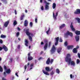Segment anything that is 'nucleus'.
<instances>
[{
  "instance_id": "47",
  "label": "nucleus",
  "mask_w": 80,
  "mask_h": 80,
  "mask_svg": "<svg viewBox=\"0 0 80 80\" xmlns=\"http://www.w3.org/2000/svg\"><path fill=\"white\" fill-rule=\"evenodd\" d=\"M53 67H51V68L49 69V71L50 72L52 70H53Z\"/></svg>"
},
{
  "instance_id": "11",
  "label": "nucleus",
  "mask_w": 80,
  "mask_h": 80,
  "mask_svg": "<svg viewBox=\"0 0 80 80\" xmlns=\"http://www.w3.org/2000/svg\"><path fill=\"white\" fill-rule=\"evenodd\" d=\"M73 45H69L67 46V48L68 50H70V49H72L73 48Z\"/></svg>"
},
{
  "instance_id": "18",
  "label": "nucleus",
  "mask_w": 80,
  "mask_h": 80,
  "mask_svg": "<svg viewBox=\"0 0 80 80\" xmlns=\"http://www.w3.org/2000/svg\"><path fill=\"white\" fill-rule=\"evenodd\" d=\"M25 45L26 46V47H28V41L27 39H25Z\"/></svg>"
},
{
  "instance_id": "41",
  "label": "nucleus",
  "mask_w": 80,
  "mask_h": 80,
  "mask_svg": "<svg viewBox=\"0 0 80 80\" xmlns=\"http://www.w3.org/2000/svg\"><path fill=\"white\" fill-rule=\"evenodd\" d=\"M54 74V73L53 72V71H52V72L51 73V75H53V74Z\"/></svg>"
},
{
  "instance_id": "12",
  "label": "nucleus",
  "mask_w": 80,
  "mask_h": 80,
  "mask_svg": "<svg viewBox=\"0 0 80 80\" xmlns=\"http://www.w3.org/2000/svg\"><path fill=\"white\" fill-rule=\"evenodd\" d=\"M50 58H48L46 61V63L47 65H49V64H50Z\"/></svg>"
},
{
  "instance_id": "50",
  "label": "nucleus",
  "mask_w": 80,
  "mask_h": 80,
  "mask_svg": "<svg viewBox=\"0 0 80 80\" xmlns=\"http://www.w3.org/2000/svg\"><path fill=\"white\" fill-rule=\"evenodd\" d=\"M3 74H4V77H6V72H4Z\"/></svg>"
},
{
  "instance_id": "5",
  "label": "nucleus",
  "mask_w": 80,
  "mask_h": 80,
  "mask_svg": "<svg viewBox=\"0 0 80 80\" xmlns=\"http://www.w3.org/2000/svg\"><path fill=\"white\" fill-rule=\"evenodd\" d=\"M45 44L44 47V50H46L47 48V47H48V41L47 40H45Z\"/></svg>"
},
{
  "instance_id": "52",
  "label": "nucleus",
  "mask_w": 80,
  "mask_h": 80,
  "mask_svg": "<svg viewBox=\"0 0 80 80\" xmlns=\"http://www.w3.org/2000/svg\"><path fill=\"white\" fill-rule=\"evenodd\" d=\"M70 78H73V76H72V74H71L70 75Z\"/></svg>"
},
{
  "instance_id": "3",
  "label": "nucleus",
  "mask_w": 80,
  "mask_h": 80,
  "mask_svg": "<svg viewBox=\"0 0 80 80\" xmlns=\"http://www.w3.org/2000/svg\"><path fill=\"white\" fill-rule=\"evenodd\" d=\"M68 35H70V37H73V33L71 32L68 31L66 33L64 34V37L65 38H68Z\"/></svg>"
},
{
  "instance_id": "43",
  "label": "nucleus",
  "mask_w": 80,
  "mask_h": 80,
  "mask_svg": "<svg viewBox=\"0 0 80 80\" xmlns=\"http://www.w3.org/2000/svg\"><path fill=\"white\" fill-rule=\"evenodd\" d=\"M63 42V40L62 39V38H60L59 40V42Z\"/></svg>"
},
{
  "instance_id": "55",
  "label": "nucleus",
  "mask_w": 80,
  "mask_h": 80,
  "mask_svg": "<svg viewBox=\"0 0 80 80\" xmlns=\"http://www.w3.org/2000/svg\"><path fill=\"white\" fill-rule=\"evenodd\" d=\"M2 49H3V47H0V51H1V50H2Z\"/></svg>"
},
{
  "instance_id": "53",
  "label": "nucleus",
  "mask_w": 80,
  "mask_h": 80,
  "mask_svg": "<svg viewBox=\"0 0 80 80\" xmlns=\"http://www.w3.org/2000/svg\"><path fill=\"white\" fill-rule=\"evenodd\" d=\"M18 49H20V45H18Z\"/></svg>"
},
{
  "instance_id": "58",
  "label": "nucleus",
  "mask_w": 80,
  "mask_h": 80,
  "mask_svg": "<svg viewBox=\"0 0 80 80\" xmlns=\"http://www.w3.org/2000/svg\"><path fill=\"white\" fill-rule=\"evenodd\" d=\"M18 30L19 31H20L21 30L20 28H19V27H18Z\"/></svg>"
},
{
  "instance_id": "28",
  "label": "nucleus",
  "mask_w": 80,
  "mask_h": 80,
  "mask_svg": "<svg viewBox=\"0 0 80 80\" xmlns=\"http://www.w3.org/2000/svg\"><path fill=\"white\" fill-rule=\"evenodd\" d=\"M76 20L78 21V23H80V19L78 18H75Z\"/></svg>"
},
{
  "instance_id": "37",
  "label": "nucleus",
  "mask_w": 80,
  "mask_h": 80,
  "mask_svg": "<svg viewBox=\"0 0 80 80\" xmlns=\"http://www.w3.org/2000/svg\"><path fill=\"white\" fill-rule=\"evenodd\" d=\"M30 25L31 27H32V26L33 25V23H32V22H31L30 23Z\"/></svg>"
},
{
  "instance_id": "25",
  "label": "nucleus",
  "mask_w": 80,
  "mask_h": 80,
  "mask_svg": "<svg viewBox=\"0 0 80 80\" xmlns=\"http://www.w3.org/2000/svg\"><path fill=\"white\" fill-rule=\"evenodd\" d=\"M0 38H6V36L3 34H2L1 35Z\"/></svg>"
},
{
  "instance_id": "54",
  "label": "nucleus",
  "mask_w": 80,
  "mask_h": 80,
  "mask_svg": "<svg viewBox=\"0 0 80 80\" xmlns=\"http://www.w3.org/2000/svg\"><path fill=\"white\" fill-rule=\"evenodd\" d=\"M2 80H7V79L6 78H4L3 77L2 78Z\"/></svg>"
},
{
  "instance_id": "57",
  "label": "nucleus",
  "mask_w": 80,
  "mask_h": 80,
  "mask_svg": "<svg viewBox=\"0 0 80 80\" xmlns=\"http://www.w3.org/2000/svg\"><path fill=\"white\" fill-rule=\"evenodd\" d=\"M42 57H40L38 59V60L40 61V60H42Z\"/></svg>"
},
{
  "instance_id": "9",
  "label": "nucleus",
  "mask_w": 80,
  "mask_h": 80,
  "mask_svg": "<svg viewBox=\"0 0 80 80\" xmlns=\"http://www.w3.org/2000/svg\"><path fill=\"white\" fill-rule=\"evenodd\" d=\"M9 23L10 20H8L7 21L5 22V23L4 24V26L5 27H7Z\"/></svg>"
},
{
  "instance_id": "38",
  "label": "nucleus",
  "mask_w": 80,
  "mask_h": 80,
  "mask_svg": "<svg viewBox=\"0 0 80 80\" xmlns=\"http://www.w3.org/2000/svg\"><path fill=\"white\" fill-rule=\"evenodd\" d=\"M53 59H51V61H50V63L51 64H52V63H53Z\"/></svg>"
},
{
  "instance_id": "63",
  "label": "nucleus",
  "mask_w": 80,
  "mask_h": 80,
  "mask_svg": "<svg viewBox=\"0 0 80 80\" xmlns=\"http://www.w3.org/2000/svg\"><path fill=\"white\" fill-rule=\"evenodd\" d=\"M44 44V43H43V42H41V45H43Z\"/></svg>"
},
{
  "instance_id": "26",
  "label": "nucleus",
  "mask_w": 80,
  "mask_h": 80,
  "mask_svg": "<svg viewBox=\"0 0 80 80\" xmlns=\"http://www.w3.org/2000/svg\"><path fill=\"white\" fill-rule=\"evenodd\" d=\"M24 17H25V15H24V14H23L21 17V18H20V20H23V18H24Z\"/></svg>"
},
{
  "instance_id": "31",
  "label": "nucleus",
  "mask_w": 80,
  "mask_h": 80,
  "mask_svg": "<svg viewBox=\"0 0 80 80\" xmlns=\"http://www.w3.org/2000/svg\"><path fill=\"white\" fill-rule=\"evenodd\" d=\"M50 28H49L48 30L46 31V33H47V35H48V33L49 32H50Z\"/></svg>"
},
{
  "instance_id": "33",
  "label": "nucleus",
  "mask_w": 80,
  "mask_h": 80,
  "mask_svg": "<svg viewBox=\"0 0 80 80\" xmlns=\"http://www.w3.org/2000/svg\"><path fill=\"white\" fill-rule=\"evenodd\" d=\"M0 72H3V68H2L1 66H0Z\"/></svg>"
},
{
  "instance_id": "20",
  "label": "nucleus",
  "mask_w": 80,
  "mask_h": 80,
  "mask_svg": "<svg viewBox=\"0 0 80 80\" xmlns=\"http://www.w3.org/2000/svg\"><path fill=\"white\" fill-rule=\"evenodd\" d=\"M45 9L46 10H48L49 9V6H48V5H45Z\"/></svg>"
},
{
  "instance_id": "24",
  "label": "nucleus",
  "mask_w": 80,
  "mask_h": 80,
  "mask_svg": "<svg viewBox=\"0 0 80 80\" xmlns=\"http://www.w3.org/2000/svg\"><path fill=\"white\" fill-rule=\"evenodd\" d=\"M55 7H56V4H55V3H53L52 4V8L53 9H55Z\"/></svg>"
},
{
  "instance_id": "6",
  "label": "nucleus",
  "mask_w": 80,
  "mask_h": 80,
  "mask_svg": "<svg viewBox=\"0 0 80 80\" xmlns=\"http://www.w3.org/2000/svg\"><path fill=\"white\" fill-rule=\"evenodd\" d=\"M28 61H30V60H33V58L30 56V53H29L28 54Z\"/></svg>"
},
{
  "instance_id": "42",
  "label": "nucleus",
  "mask_w": 80,
  "mask_h": 80,
  "mask_svg": "<svg viewBox=\"0 0 80 80\" xmlns=\"http://www.w3.org/2000/svg\"><path fill=\"white\" fill-rule=\"evenodd\" d=\"M50 46H51V42H49L48 47H50Z\"/></svg>"
},
{
  "instance_id": "13",
  "label": "nucleus",
  "mask_w": 80,
  "mask_h": 80,
  "mask_svg": "<svg viewBox=\"0 0 80 80\" xmlns=\"http://www.w3.org/2000/svg\"><path fill=\"white\" fill-rule=\"evenodd\" d=\"M28 21L25 20L24 23V25L25 27H27V26H28Z\"/></svg>"
},
{
  "instance_id": "36",
  "label": "nucleus",
  "mask_w": 80,
  "mask_h": 80,
  "mask_svg": "<svg viewBox=\"0 0 80 80\" xmlns=\"http://www.w3.org/2000/svg\"><path fill=\"white\" fill-rule=\"evenodd\" d=\"M4 68L5 70H7V67L5 65L4 66Z\"/></svg>"
},
{
  "instance_id": "34",
  "label": "nucleus",
  "mask_w": 80,
  "mask_h": 80,
  "mask_svg": "<svg viewBox=\"0 0 80 80\" xmlns=\"http://www.w3.org/2000/svg\"><path fill=\"white\" fill-rule=\"evenodd\" d=\"M1 1L2 2H4V3H7V0H1Z\"/></svg>"
},
{
  "instance_id": "19",
  "label": "nucleus",
  "mask_w": 80,
  "mask_h": 80,
  "mask_svg": "<svg viewBox=\"0 0 80 80\" xmlns=\"http://www.w3.org/2000/svg\"><path fill=\"white\" fill-rule=\"evenodd\" d=\"M42 72L43 73H44V74H45V75H49V73H48L47 72L45 71L44 70H42Z\"/></svg>"
},
{
  "instance_id": "14",
  "label": "nucleus",
  "mask_w": 80,
  "mask_h": 80,
  "mask_svg": "<svg viewBox=\"0 0 80 80\" xmlns=\"http://www.w3.org/2000/svg\"><path fill=\"white\" fill-rule=\"evenodd\" d=\"M6 70V72L7 73H8V74L10 73V72H11V70H10V69L8 68Z\"/></svg>"
},
{
  "instance_id": "10",
  "label": "nucleus",
  "mask_w": 80,
  "mask_h": 80,
  "mask_svg": "<svg viewBox=\"0 0 80 80\" xmlns=\"http://www.w3.org/2000/svg\"><path fill=\"white\" fill-rule=\"evenodd\" d=\"M53 18L54 19V20H56L57 19V16H58V12H57L56 13V15L55 16V14L54 13V12H53Z\"/></svg>"
},
{
  "instance_id": "39",
  "label": "nucleus",
  "mask_w": 80,
  "mask_h": 80,
  "mask_svg": "<svg viewBox=\"0 0 80 80\" xmlns=\"http://www.w3.org/2000/svg\"><path fill=\"white\" fill-rule=\"evenodd\" d=\"M64 45L65 46H67V45H68V43H67V42L66 41L64 43Z\"/></svg>"
},
{
  "instance_id": "62",
  "label": "nucleus",
  "mask_w": 80,
  "mask_h": 80,
  "mask_svg": "<svg viewBox=\"0 0 80 80\" xmlns=\"http://www.w3.org/2000/svg\"><path fill=\"white\" fill-rule=\"evenodd\" d=\"M13 60V59H12V58H10V61H11V62H12V60Z\"/></svg>"
},
{
  "instance_id": "27",
  "label": "nucleus",
  "mask_w": 80,
  "mask_h": 80,
  "mask_svg": "<svg viewBox=\"0 0 80 80\" xmlns=\"http://www.w3.org/2000/svg\"><path fill=\"white\" fill-rule=\"evenodd\" d=\"M17 24V22L16 20H14L13 23V25L14 26H15Z\"/></svg>"
},
{
  "instance_id": "59",
  "label": "nucleus",
  "mask_w": 80,
  "mask_h": 80,
  "mask_svg": "<svg viewBox=\"0 0 80 80\" xmlns=\"http://www.w3.org/2000/svg\"><path fill=\"white\" fill-rule=\"evenodd\" d=\"M35 63H37V62H38V61H37L36 59H35Z\"/></svg>"
},
{
  "instance_id": "48",
  "label": "nucleus",
  "mask_w": 80,
  "mask_h": 80,
  "mask_svg": "<svg viewBox=\"0 0 80 80\" xmlns=\"http://www.w3.org/2000/svg\"><path fill=\"white\" fill-rule=\"evenodd\" d=\"M26 69H27V65H26L24 66V70L25 71L26 70Z\"/></svg>"
},
{
  "instance_id": "56",
  "label": "nucleus",
  "mask_w": 80,
  "mask_h": 80,
  "mask_svg": "<svg viewBox=\"0 0 80 80\" xmlns=\"http://www.w3.org/2000/svg\"><path fill=\"white\" fill-rule=\"evenodd\" d=\"M41 9L42 10H43V6H42L41 7Z\"/></svg>"
},
{
  "instance_id": "21",
  "label": "nucleus",
  "mask_w": 80,
  "mask_h": 80,
  "mask_svg": "<svg viewBox=\"0 0 80 80\" xmlns=\"http://www.w3.org/2000/svg\"><path fill=\"white\" fill-rule=\"evenodd\" d=\"M75 33L76 35H80V31L77 30L75 31Z\"/></svg>"
},
{
  "instance_id": "46",
  "label": "nucleus",
  "mask_w": 80,
  "mask_h": 80,
  "mask_svg": "<svg viewBox=\"0 0 80 80\" xmlns=\"http://www.w3.org/2000/svg\"><path fill=\"white\" fill-rule=\"evenodd\" d=\"M14 13L15 15H17V11L16 10H14Z\"/></svg>"
},
{
  "instance_id": "60",
  "label": "nucleus",
  "mask_w": 80,
  "mask_h": 80,
  "mask_svg": "<svg viewBox=\"0 0 80 80\" xmlns=\"http://www.w3.org/2000/svg\"><path fill=\"white\" fill-rule=\"evenodd\" d=\"M16 76H17V77H18V72H16Z\"/></svg>"
},
{
  "instance_id": "45",
  "label": "nucleus",
  "mask_w": 80,
  "mask_h": 80,
  "mask_svg": "<svg viewBox=\"0 0 80 80\" xmlns=\"http://www.w3.org/2000/svg\"><path fill=\"white\" fill-rule=\"evenodd\" d=\"M0 43H3V41L2 39H0Z\"/></svg>"
},
{
  "instance_id": "7",
  "label": "nucleus",
  "mask_w": 80,
  "mask_h": 80,
  "mask_svg": "<svg viewBox=\"0 0 80 80\" xmlns=\"http://www.w3.org/2000/svg\"><path fill=\"white\" fill-rule=\"evenodd\" d=\"M73 23L72 22L71 23V24L70 25V27L71 29V30L72 31V32H75V29L73 28Z\"/></svg>"
},
{
  "instance_id": "22",
  "label": "nucleus",
  "mask_w": 80,
  "mask_h": 80,
  "mask_svg": "<svg viewBox=\"0 0 80 80\" xmlns=\"http://www.w3.org/2000/svg\"><path fill=\"white\" fill-rule=\"evenodd\" d=\"M61 50H62V48H59L57 50L58 52V53H59L61 52Z\"/></svg>"
},
{
  "instance_id": "17",
  "label": "nucleus",
  "mask_w": 80,
  "mask_h": 80,
  "mask_svg": "<svg viewBox=\"0 0 80 80\" xmlns=\"http://www.w3.org/2000/svg\"><path fill=\"white\" fill-rule=\"evenodd\" d=\"M65 24H63L61 25V26H60L59 29H62V28L65 27Z\"/></svg>"
},
{
  "instance_id": "1",
  "label": "nucleus",
  "mask_w": 80,
  "mask_h": 80,
  "mask_svg": "<svg viewBox=\"0 0 80 80\" xmlns=\"http://www.w3.org/2000/svg\"><path fill=\"white\" fill-rule=\"evenodd\" d=\"M70 57H71V55L70 54H68L65 58V61L67 62H68V65H70L71 63V65L75 66V63L74 61H72Z\"/></svg>"
},
{
  "instance_id": "49",
  "label": "nucleus",
  "mask_w": 80,
  "mask_h": 80,
  "mask_svg": "<svg viewBox=\"0 0 80 80\" xmlns=\"http://www.w3.org/2000/svg\"><path fill=\"white\" fill-rule=\"evenodd\" d=\"M35 23H37V18H36L35 19Z\"/></svg>"
},
{
  "instance_id": "44",
  "label": "nucleus",
  "mask_w": 80,
  "mask_h": 80,
  "mask_svg": "<svg viewBox=\"0 0 80 80\" xmlns=\"http://www.w3.org/2000/svg\"><path fill=\"white\" fill-rule=\"evenodd\" d=\"M58 42H57L56 41V43H55V45H56V46L57 45H58Z\"/></svg>"
},
{
  "instance_id": "15",
  "label": "nucleus",
  "mask_w": 80,
  "mask_h": 80,
  "mask_svg": "<svg viewBox=\"0 0 80 80\" xmlns=\"http://www.w3.org/2000/svg\"><path fill=\"white\" fill-rule=\"evenodd\" d=\"M75 39L77 42H78L79 41V37L78 36H75Z\"/></svg>"
},
{
  "instance_id": "32",
  "label": "nucleus",
  "mask_w": 80,
  "mask_h": 80,
  "mask_svg": "<svg viewBox=\"0 0 80 80\" xmlns=\"http://www.w3.org/2000/svg\"><path fill=\"white\" fill-rule=\"evenodd\" d=\"M19 35H20V32H18L16 33V36L17 37H18V36H19Z\"/></svg>"
},
{
  "instance_id": "61",
  "label": "nucleus",
  "mask_w": 80,
  "mask_h": 80,
  "mask_svg": "<svg viewBox=\"0 0 80 80\" xmlns=\"http://www.w3.org/2000/svg\"><path fill=\"white\" fill-rule=\"evenodd\" d=\"M25 12L26 13H27L28 12V11H27V9H25Z\"/></svg>"
},
{
  "instance_id": "64",
  "label": "nucleus",
  "mask_w": 80,
  "mask_h": 80,
  "mask_svg": "<svg viewBox=\"0 0 80 80\" xmlns=\"http://www.w3.org/2000/svg\"><path fill=\"white\" fill-rule=\"evenodd\" d=\"M40 3H42L43 2V0H40Z\"/></svg>"
},
{
  "instance_id": "2",
  "label": "nucleus",
  "mask_w": 80,
  "mask_h": 80,
  "mask_svg": "<svg viewBox=\"0 0 80 80\" xmlns=\"http://www.w3.org/2000/svg\"><path fill=\"white\" fill-rule=\"evenodd\" d=\"M25 33L26 35L29 37V38L30 41H31V42H32V41L33 40L32 39V37H33V33L30 32H29V29H27L26 30Z\"/></svg>"
},
{
  "instance_id": "29",
  "label": "nucleus",
  "mask_w": 80,
  "mask_h": 80,
  "mask_svg": "<svg viewBox=\"0 0 80 80\" xmlns=\"http://www.w3.org/2000/svg\"><path fill=\"white\" fill-rule=\"evenodd\" d=\"M56 72L57 73H60V70H59V69L58 68L56 69Z\"/></svg>"
},
{
  "instance_id": "8",
  "label": "nucleus",
  "mask_w": 80,
  "mask_h": 80,
  "mask_svg": "<svg viewBox=\"0 0 80 80\" xmlns=\"http://www.w3.org/2000/svg\"><path fill=\"white\" fill-rule=\"evenodd\" d=\"M2 48L3 49L5 52H7L8 50V48L5 45H4L2 46Z\"/></svg>"
},
{
  "instance_id": "4",
  "label": "nucleus",
  "mask_w": 80,
  "mask_h": 80,
  "mask_svg": "<svg viewBox=\"0 0 80 80\" xmlns=\"http://www.w3.org/2000/svg\"><path fill=\"white\" fill-rule=\"evenodd\" d=\"M50 51L51 52V54H53V53H54L56 51V48H55V47L54 45H52V47Z\"/></svg>"
},
{
  "instance_id": "51",
  "label": "nucleus",
  "mask_w": 80,
  "mask_h": 80,
  "mask_svg": "<svg viewBox=\"0 0 80 80\" xmlns=\"http://www.w3.org/2000/svg\"><path fill=\"white\" fill-rule=\"evenodd\" d=\"M34 65V64H33V63H32L31 64L30 67H32L33 66V65Z\"/></svg>"
},
{
  "instance_id": "23",
  "label": "nucleus",
  "mask_w": 80,
  "mask_h": 80,
  "mask_svg": "<svg viewBox=\"0 0 80 80\" xmlns=\"http://www.w3.org/2000/svg\"><path fill=\"white\" fill-rule=\"evenodd\" d=\"M45 70L47 72H50V67H46Z\"/></svg>"
},
{
  "instance_id": "40",
  "label": "nucleus",
  "mask_w": 80,
  "mask_h": 80,
  "mask_svg": "<svg viewBox=\"0 0 80 80\" xmlns=\"http://www.w3.org/2000/svg\"><path fill=\"white\" fill-rule=\"evenodd\" d=\"M44 3H46V5H49V3L48 2H47L46 1H44Z\"/></svg>"
},
{
  "instance_id": "30",
  "label": "nucleus",
  "mask_w": 80,
  "mask_h": 80,
  "mask_svg": "<svg viewBox=\"0 0 80 80\" xmlns=\"http://www.w3.org/2000/svg\"><path fill=\"white\" fill-rule=\"evenodd\" d=\"M56 40V42H58V41L59 40V37H57L55 38Z\"/></svg>"
},
{
  "instance_id": "16",
  "label": "nucleus",
  "mask_w": 80,
  "mask_h": 80,
  "mask_svg": "<svg viewBox=\"0 0 80 80\" xmlns=\"http://www.w3.org/2000/svg\"><path fill=\"white\" fill-rule=\"evenodd\" d=\"M72 52L74 53H77V48H74L72 50Z\"/></svg>"
},
{
  "instance_id": "35",
  "label": "nucleus",
  "mask_w": 80,
  "mask_h": 80,
  "mask_svg": "<svg viewBox=\"0 0 80 80\" xmlns=\"http://www.w3.org/2000/svg\"><path fill=\"white\" fill-rule=\"evenodd\" d=\"M76 63L77 64H78L79 63H80V60L79 59H77L76 62Z\"/></svg>"
}]
</instances>
